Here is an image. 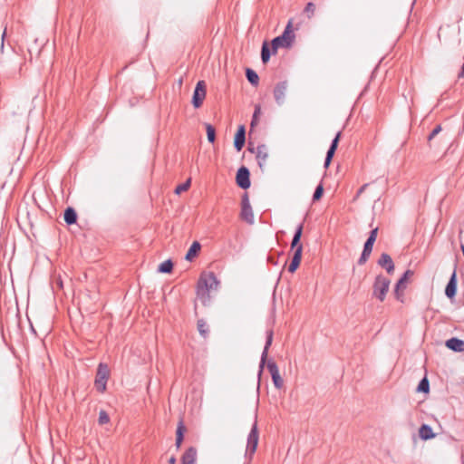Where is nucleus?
Instances as JSON below:
<instances>
[{
    "label": "nucleus",
    "mask_w": 464,
    "mask_h": 464,
    "mask_svg": "<svg viewBox=\"0 0 464 464\" xmlns=\"http://www.w3.org/2000/svg\"><path fill=\"white\" fill-rule=\"evenodd\" d=\"M295 34L293 32V20H289L283 34L275 37L271 42L273 53H276L280 47L289 48L295 41Z\"/></svg>",
    "instance_id": "1"
},
{
    "label": "nucleus",
    "mask_w": 464,
    "mask_h": 464,
    "mask_svg": "<svg viewBox=\"0 0 464 464\" xmlns=\"http://www.w3.org/2000/svg\"><path fill=\"white\" fill-rule=\"evenodd\" d=\"M220 282L212 271H203L197 284V290H216L219 287Z\"/></svg>",
    "instance_id": "2"
},
{
    "label": "nucleus",
    "mask_w": 464,
    "mask_h": 464,
    "mask_svg": "<svg viewBox=\"0 0 464 464\" xmlns=\"http://www.w3.org/2000/svg\"><path fill=\"white\" fill-rule=\"evenodd\" d=\"M259 440V433L257 429V421L255 420L252 425L251 430L247 436L246 449V456L251 459L253 455L255 454Z\"/></svg>",
    "instance_id": "3"
},
{
    "label": "nucleus",
    "mask_w": 464,
    "mask_h": 464,
    "mask_svg": "<svg viewBox=\"0 0 464 464\" xmlns=\"http://www.w3.org/2000/svg\"><path fill=\"white\" fill-rule=\"evenodd\" d=\"M109 377L110 369L108 365L103 362L99 363L94 382L98 392H103L106 390V384Z\"/></svg>",
    "instance_id": "4"
},
{
    "label": "nucleus",
    "mask_w": 464,
    "mask_h": 464,
    "mask_svg": "<svg viewBox=\"0 0 464 464\" xmlns=\"http://www.w3.org/2000/svg\"><path fill=\"white\" fill-rule=\"evenodd\" d=\"M207 95V85L205 81H198L193 92L191 103L194 108H200Z\"/></svg>",
    "instance_id": "5"
},
{
    "label": "nucleus",
    "mask_w": 464,
    "mask_h": 464,
    "mask_svg": "<svg viewBox=\"0 0 464 464\" xmlns=\"http://www.w3.org/2000/svg\"><path fill=\"white\" fill-rule=\"evenodd\" d=\"M236 182L237 185L243 189H247L250 187V172L246 167L242 166L237 169Z\"/></svg>",
    "instance_id": "6"
},
{
    "label": "nucleus",
    "mask_w": 464,
    "mask_h": 464,
    "mask_svg": "<svg viewBox=\"0 0 464 464\" xmlns=\"http://www.w3.org/2000/svg\"><path fill=\"white\" fill-rule=\"evenodd\" d=\"M266 363L267 370H268L269 373L271 374L274 386L278 390L283 388L284 380L280 376L279 370H278V367H277V364L276 363V362L273 360H269Z\"/></svg>",
    "instance_id": "7"
},
{
    "label": "nucleus",
    "mask_w": 464,
    "mask_h": 464,
    "mask_svg": "<svg viewBox=\"0 0 464 464\" xmlns=\"http://www.w3.org/2000/svg\"><path fill=\"white\" fill-rule=\"evenodd\" d=\"M273 336H274V331L272 329L266 331V344H265V347H264V350H263V353H262V355H261V360H260V364H259V372H258V376L259 377L261 376L263 369H264V366H265V364L266 362L268 350H269V347L271 346L272 342H273Z\"/></svg>",
    "instance_id": "8"
},
{
    "label": "nucleus",
    "mask_w": 464,
    "mask_h": 464,
    "mask_svg": "<svg viewBox=\"0 0 464 464\" xmlns=\"http://www.w3.org/2000/svg\"><path fill=\"white\" fill-rule=\"evenodd\" d=\"M287 86L286 81L279 82L275 86L274 98L278 105H282L285 102Z\"/></svg>",
    "instance_id": "9"
},
{
    "label": "nucleus",
    "mask_w": 464,
    "mask_h": 464,
    "mask_svg": "<svg viewBox=\"0 0 464 464\" xmlns=\"http://www.w3.org/2000/svg\"><path fill=\"white\" fill-rule=\"evenodd\" d=\"M246 143V128L239 125L234 138V147L237 151H240Z\"/></svg>",
    "instance_id": "10"
},
{
    "label": "nucleus",
    "mask_w": 464,
    "mask_h": 464,
    "mask_svg": "<svg viewBox=\"0 0 464 464\" xmlns=\"http://www.w3.org/2000/svg\"><path fill=\"white\" fill-rule=\"evenodd\" d=\"M303 229H304V223L299 224V226L296 227L294 237L292 238L291 242V250L294 252L299 249V246L301 247V253L303 252V245L301 244V237L303 235Z\"/></svg>",
    "instance_id": "11"
},
{
    "label": "nucleus",
    "mask_w": 464,
    "mask_h": 464,
    "mask_svg": "<svg viewBox=\"0 0 464 464\" xmlns=\"http://www.w3.org/2000/svg\"><path fill=\"white\" fill-rule=\"evenodd\" d=\"M378 265L383 267L388 274H392L394 271V263L391 256L387 253H382L378 260Z\"/></svg>",
    "instance_id": "12"
},
{
    "label": "nucleus",
    "mask_w": 464,
    "mask_h": 464,
    "mask_svg": "<svg viewBox=\"0 0 464 464\" xmlns=\"http://www.w3.org/2000/svg\"><path fill=\"white\" fill-rule=\"evenodd\" d=\"M187 429H186V426H185V423H184V420L183 418L181 417L178 422V425H177V430H176V442H175V445H176V448L177 449H179L181 444H182V441L184 440V434L186 432Z\"/></svg>",
    "instance_id": "13"
},
{
    "label": "nucleus",
    "mask_w": 464,
    "mask_h": 464,
    "mask_svg": "<svg viewBox=\"0 0 464 464\" xmlns=\"http://www.w3.org/2000/svg\"><path fill=\"white\" fill-rule=\"evenodd\" d=\"M413 275L414 272L412 270H406L402 276L396 283L393 290H404L407 287L408 283L410 279L413 276Z\"/></svg>",
    "instance_id": "14"
},
{
    "label": "nucleus",
    "mask_w": 464,
    "mask_h": 464,
    "mask_svg": "<svg viewBox=\"0 0 464 464\" xmlns=\"http://www.w3.org/2000/svg\"><path fill=\"white\" fill-rule=\"evenodd\" d=\"M445 345L447 348L453 352H463L464 351V341L452 337L446 341Z\"/></svg>",
    "instance_id": "15"
},
{
    "label": "nucleus",
    "mask_w": 464,
    "mask_h": 464,
    "mask_svg": "<svg viewBox=\"0 0 464 464\" xmlns=\"http://www.w3.org/2000/svg\"><path fill=\"white\" fill-rule=\"evenodd\" d=\"M196 459L197 450L194 447H189L181 457V464H195Z\"/></svg>",
    "instance_id": "16"
},
{
    "label": "nucleus",
    "mask_w": 464,
    "mask_h": 464,
    "mask_svg": "<svg viewBox=\"0 0 464 464\" xmlns=\"http://www.w3.org/2000/svg\"><path fill=\"white\" fill-rule=\"evenodd\" d=\"M373 244H374V242H372V241H370V240L365 241L364 246H363V250H362V255L358 260V265L362 266L366 263V261L368 260V258L370 257V256L372 254Z\"/></svg>",
    "instance_id": "17"
},
{
    "label": "nucleus",
    "mask_w": 464,
    "mask_h": 464,
    "mask_svg": "<svg viewBox=\"0 0 464 464\" xmlns=\"http://www.w3.org/2000/svg\"><path fill=\"white\" fill-rule=\"evenodd\" d=\"M391 281L388 277L379 275L375 277L373 290H389Z\"/></svg>",
    "instance_id": "18"
},
{
    "label": "nucleus",
    "mask_w": 464,
    "mask_h": 464,
    "mask_svg": "<svg viewBox=\"0 0 464 464\" xmlns=\"http://www.w3.org/2000/svg\"><path fill=\"white\" fill-rule=\"evenodd\" d=\"M302 259L301 247L294 252L291 262L288 266V272L295 273L299 267Z\"/></svg>",
    "instance_id": "19"
},
{
    "label": "nucleus",
    "mask_w": 464,
    "mask_h": 464,
    "mask_svg": "<svg viewBox=\"0 0 464 464\" xmlns=\"http://www.w3.org/2000/svg\"><path fill=\"white\" fill-rule=\"evenodd\" d=\"M302 259L301 247L294 252L291 262L288 266V272L295 273L299 267Z\"/></svg>",
    "instance_id": "20"
},
{
    "label": "nucleus",
    "mask_w": 464,
    "mask_h": 464,
    "mask_svg": "<svg viewBox=\"0 0 464 464\" xmlns=\"http://www.w3.org/2000/svg\"><path fill=\"white\" fill-rule=\"evenodd\" d=\"M210 292H197V297L195 300V309H197L198 304L200 303L203 306H208L211 303Z\"/></svg>",
    "instance_id": "21"
},
{
    "label": "nucleus",
    "mask_w": 464,
    "mask_h": 464,
    "mask_svg": "<svg viewBox=\"0 0 464 464\" xmlns=\"http://www.w3.org/2000/svg\"><path fill=\"white\" fill-rule=\"evenodd\" d=\"M420 438L423 440H428L435 438L436 434L433 432L431 427L428 424H422L419 429Z\"/></svg>",
    "instance_id": "22"
},
{
    "label": "nucleus",
    "mask_w": 464,
    "mask_h": 464,
    "mask_svg": "<svg viewBox=\"0 0 464 464\" xmlns=\"http://www.w3.org/2000/svg\"><path fill=\"white\" fill-rule=\"evenodd\" d=\"M201 249V245L198 241H194L191 246H189L186 256L185 259L188 261H192L199 253Z\"/></svg>",
    "instance_id": "23"
},
{
    "label": "nucleus",
    "mask_w": 464,
    "mask_h": 464,
    "mask_svg": "<svg viewBox=\"0 0 464 464\" xmlns=\"http://www.w3.org/2000/svg\"><path fill=\"white\" fill-rule=\"evenodd\" d=\"M240 218L248 224L254 223V214L251 206H242Z\"/></svg>",
    "instance_id": "24"
},
{
    "label": "nucleus",
    "mask_w": 464,
    "mask_h": 464,
    "mask_svg": "<svg viewBox=\"0 0 464 464\" xmlns=\"http://www.w3.org/2000/svg\"><path fill=\"white\" fill-rule=\"evenodd\" d=\"M64 221L67 225H73L77 221V213L72 207L66 208L63 214Z\"/></svg>",
    "instance_id": "25"
},
{
    "label": "nucleus",
    "mask_w": 464,
    "mask_h": 464,
    "mask_svg": "<svg viewBox=\"0 0 464 464\" xmlns=\"http://www.w3.org/2000/svg\"><path fill=\"white\" fill-rule=\"evenodd\" d=\"M268 157V154L266 152V148L264 144L258 145L256 147V160L258 162V165L260 168L263 167L264 163L266 162V159Z\"/></svg>",
    "instance_id": "26"
},
{
    "label": "nucleus",
    "mask_w": 464,
    "mask_h": 464,
    "mask_svg": "<svg viewBox=\"0 0 464 464\" xmlns=\"http://www.w3.org/2000/svg\"><path fill=\"white\" fill-rule=\"evenodd\" d=\"M246 77L247 81L253 85L257 86L259 83V76L258 74L251 68L246 69Z\"/></svg>",
    "instance_id": "27"
},
{
    "label": "nucleus",
    "mask_w": 464,
    "mask_h": 464,
    "mask_svg": "<svg viewBox=\"0 0 464 464\" xmlns=\"http://www.w3.org/2000/svg\"><path fill=\"white\" fill-rule=\"evenodd\" d=\"M197 328L199 333V334L203 338H207L209 334L208 325L207 324L206 321L204 319H198L197 322Z\"/></svg>",
    "instance_id": "28"
},
{
    "label": "nucleus",
    "mask_w": 464,
    "mask_h": 464,
    "mask_svg": "<svg viewBox=\"0 0 464 464\" xmlns=\"http://www.w3.org/2000/svg\"><path fill=\"white\" fill-rule=\"evenodd\" d=\"M271 53H273V51L270 50L267 42L265 41L261 47V60L263 63H266L269 61Z\"/></svg>",
    "instance_id": "29"
},
{
    "label": "nucleus",
    "mask_w": 464,
    "mask_h": 464,
    "mask_svg": "<svg viewBox=\"0 0 464 464\" xmlns=\"http://www.w3.org/2000/svg\"><path fill=\"white\" fill-rule=\"evenodd\" d=\"M90 292H71L72 301H77L79 306L82 305L83 301L89 297Z\"/></svg>",
    "instance_id": "30"
},
{
    "label": "nucleus",
    "mask_w": 464,
    "mask_h": 464,
    "mask_svg": "<svg viewBox=\"0 0 464 464\" xmlns=\"http://www.w3.org/2000/svg\"><path fill=\"white\" fill-rule=\"evenodd\" d=\"M173 262L171 261V259H168V260H165L164 262H162L159 267H158V271L160 273H163V274H169L172 271L173 269Z\"/></svg>",
    "instance_id": "31"
},
{
    "label": "nucleus",
    "mask_w": 464,
    "mask_h": 464,
    "mask_svg": "<svg viewBox=\"0 0 464 464\" xmlns=\"http://www.w3.org/2000/svg\"><path fill=\"white\" fill-rule=\"evenodd\" d=\"M205 127L208 142L214 143L216 141V129L210 123H206Z\"/></svg>",
    "instance_id": "32"
},
{
    "label": "nucleus",
    "mask_w": 464,
    "mask_h": 464,
    "mask_svg": "<svg viewBox=\"0 0 464 464\" xmlns=\"http://www.w3.org/2000/svg\"><path fill=\"white\" fill-rule=\"evenodd\" d=\"M417 392L423 393H428L430 392V382L427 377H424L420 380L417 387Z\"/></svg>",
    "instance_id": "33"
},
{
    "label": "nucleus",
    "mask_w": 464,
    "mask_h": 464,
    "mask_svg": "<svg viewBox=\"0 0 464 464\" xmlns=\"http://www.w3.org/2000/svg\"><path fill=\"white\" fill-rule=\"evenodd\" d=\"M191 184V179L188 178L185 182L178 185L174 190L175 194L180 195L182 192L187 191Z\"/></svg>",
    "instance_id": "34"
},
{
    "label": "nucleus",
    "mask_w": 464,
    "mask_h": 464,
    "mask_svg": "<svg viewBox=\"0 0 464 464\" xmlns=\"http://www.w3.org/2000/svg\"><path fill=\"white\" fill-rule=\"evenodd\" d=\"M444 290H457V276L454 270Z\"/></svg>",
    "instance_id": "35"
},
{
    "label": "nucleus",
    "mask_w": 464,
    "mask_h": 464,
    "mask_svg": "<svg viewBox=\"0 0 464 464\" xmlns=\"http://www.w3.org/2000/svg\"><path fill=\"white\" fill-rule=\"evenodd\" d=\"M324 195V186L322 183H320L316 188L313 195V201H318L322 198Z\"/></svg>",
    "instance_id": "36"
},
{
    "label": "nucleus",
    "mask_w": 464,
    "mask_h": 464,
    "mask_svg": "<svg viewBox=\"0 0 464 464\" xmlns=\"http://www.w3.org/2000/svg\"><path fill=\"white\" fill-rule=\"evenodd\" d=\"M109 421H110L109 414L104 410L100 411L98 423L100 425H104V424H107Z\"/></svg>",
    "instance_id": "37"
},
{
    "label": "nucleus",
    "mask_w": 464,
    "mask_h": 464,
    "mask_svg": "<svg viewBox=\"0 0 464 464\" xmlns=\"http://www.w3.org/2000/svg\"><path fill=\"white\" fill-rule=\"evenodd\" d=\"M259 113H260V106L256 105L255 107V111H254V113H253V118H252V121H251V123H250V132L252 131L254 126L256 124L257 116H258Z\"/></svg>",
    "instance_id": "38"
},
{
    "label": "nucleus",
    "mask_w": 464,
    "mask_h": 464,
    "mask_svg": "<svg viewBox=\"0 0 464 464\" xmlns=\"http://www.w3.org/2000/svg\"><path fill=\"white\" fill-rule=\"evenodd\" d=\"M340 138H341V131H338L331 142V145L329 147L330 150H337V147H338V144L340 141Z\"/></svg>",
    "instance_id": "39"
},
{
    "label": "nucleus",
    "mask_w": 464,
    "mask_h": 464,
    "mask_svg": "<svg viewBox=\"0 0 464 464\" xmlns=\"http://www.w3.org/2000/svg\"><path fill=\"white\" fill-rule=\"evenodd\" d=\"M315 10V5L313 3H308L304 8V12L308 14V17L314 14Z\"/></svg>",
    "instance_id": "40"
},
{
    "label": "nucleus",
    "mask_w": 464,
    "mask_h": 464,
    "mask_svg": "<svg viewBox=\"0 0 464 464\" xmlns=\"http://www.w3.org/2000/svg\"><path fill=\"white\" fill-rule=\"evenodd\" d=\"M441 130V126L437 125L428 136V141H430Z\"/></svg>",
    "instance_id": "41"
},
{
    "label": "nucleus",
    "mask_w": 464,
    "mask_h": 464,
    "mask_svg": "<svg viewBox=\"0 0 464 464\" xmlns=\"http://www.w3.org/2000/svg\"><path fill=\"white\" fill-rule=\"evenodd\" d=\"M377 235H378V227H375V228L371 230L367 240L375 242L376 238H377Z\"/></svg>",
    "instance_id": "42"
},
{
    "label": "nucleus",
    "mask_w": 464,
    "mask_h": 464,
    "mask_svg": "<svg viewBox=\"0 0 464 464\" xmlns=\"http://www.w3.org/2000/svg\"><path fill=\"white\" fill-rule=\"evenodd\" d=\"M387 292H373L374 296L381 302L384 301Z\"/></svg>",
    "instance_id": "43"
},
{
    "label": "nucleus",
    "mask_w": 464,
    "mask_h": 464,
    "mask_svg": "<svg viewBox=\"0 0 464 464\" xmlns=\"http://www.w3.org/2000/svg\"><path fill=\"white\" fill-rule=\"evenodd\" d=\"M242 206H250L247 193H245L242 197L241 207Z\"/></svg>",
    "instance_id": "44"
},
{
    "label": "nucleus",
    "mask_w": 464,
    "mask_h": 464,
    "mask_svg": "<svg viewBox=\"0 0 464 464\" xmlns=\"http://www.w3.org/2000/svg\"><path fill=\"white\" fill-rule=\"evenodd\" d=\"M445 294L451 303L455 302V295L457 292H445Z\"/></svg>",
    "instance_id": "45"
},
{
    "label": "nucleus",
    "mask_w": 464,
    "mask_h": 464,
    "mask_svg": "<svg viewBox=\"0 0 464 464\" xmlns=\"http://www.w3.org/2000/svg\"><path fill=\"white\" fill-rule=\"evenodd\" d=\"M368 184H364L362 185L357 191L356 195H355V198H358L362 193H363V191L365 190V188H367Z\"/></svg>",
    "instance_id": "46"
},
{
    "label": "nucleus",
    "mask_w": 464,
    "mask_h": 464,
    "mask_svg": "<svg viewBox=\"0 0 464 464\" xmlns=\"http://www.w3.org/2000/svg\"><path fill=\"white\" fill-rule=\"evenodd\" d=\"M336 150L328 149L325 158L333 160Z\"/></svg>",
    "instance_id": "47"
},
{
    "label": "nucleus",
    "mask_w": 464,
    "mask_h": 464,
    "mask_svg": "<svg viewBox=\"0 0 464 464\" xmlns=\"http://www.w3.org/2000/svg\"><path fill=\"white\" fill-rule=\"evenodd\" d=\"M247 150L251 153H256V149L254 148L253 143L251 141H248Z\"/></svg>",
    "instance_id": "48"
},
{
    "label": "nucleus",
    "mask_w": 464,
    "mask_h": 464,
    "mask_svg": "<svg viewBox=\"0 0 464 464\" xmlns=\"http://www.w3.org/2000/svg\"><path fill=\"white\" fill-rule=\"evenodd\" d=\"M403 293H404V292H399V291L394 292L395 298H396L397 300H401V297H402V295H403Z\"/></svg>",
    "instance_id": "49"
},
{
    "label": "nucleus",
    "mask_w": 464,
    "mask_h": 464,
    "mask_svg": "<svg viewBox=\"0 0 464 464\" xmlns=\"http://www.w3.org/2000/svg\"><path fill=\"white\" fill-rule=\"evenodd\" d=\"M331 162H332L331 159L325 158L324 164V168L327 169L330 166Z\"/></svg>",
    "instance_id": "50"
},
{
    "label": "nucleus",
    "mask_w": 464,
    "mask_h": 464,
    "mask_svg": "<svg viewBox=\"0 0 464 464\" xmlns=\"http://www.w3.org/2000/svg\"><path fill=\"white\" fill-rule=\"evenodd\" d=\"M176 457L175 456H171L169 459V464H176Z\"/></svg>",
    "instance_id": "51"
},
{
    "label": "nucleus",
    "mask_w": 464,
    "mask_h": 464,
    "mask_svg": "<svg viewBox=\"0 0 464 464\" xmlns=\"http://www.w3.org/2000/svg\"><path fill=\"white\" fill-rule=\"evenodd\" d=\"M56 284L59 288H63V281L61 280V278H58L56 280Z\"/></svg>",
    "instance_id": "52"
},
{
    "label": "nucleus",
    "mask_w": 464,
    "mask_h": 464,
    "mask_svg": "<svg viewBox=\"0 0 464 464\" xmlns=\"http://www.w3.org/2000/svg\"><path fill=\"white\" fill-rule=\"evenodd\" d=\"M6 35V28H5L3 34H2V48L4 47V40Z\"/></svg>",
    "instance_id": "53"
},
{
    "label": "nucleus",
    "mask_w": 464,
    "mask_h": 464,
    "mask_svg": "<svg viewBox=\"0 0 464 464\" xmlns=\"http://www.w3.org/2000/svg\"><path fill=\"white\" fill-rule=\"evenodd\" d=\"M28 53L30 54V57H29V60L32 61L33 59V54H32V49L31 48H28Z\"/></svg>",
    "instance_id": "54"
},
{
    "label": "nucleus",
    "mask_w": 464,
    "mask_h": 464,
    "mask_svg": "<svg viewBox=\"0 0 464 464\" xmlns=\"http://www.w3.org/2000/svg\"><path fill=\"white\" fill-rule=\"evenodd\" d=\"M276 291H273V297L276 298Z\"/></svg>",
    "instance_id": "55"
}]
</instances>
